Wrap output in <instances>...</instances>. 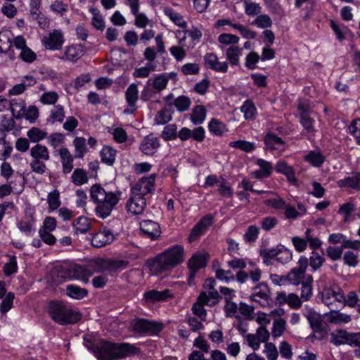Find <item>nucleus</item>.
I'll list each match as a JSON object with an SVG mask.
<instances>
[{
	"label": "nucleus",
	"instance_id": "48",
	"mask_svg": "<svg viewBox=\"0 0 360 360\" xmlns=\"http://www.w3.org/2000/svg\"><path fill=\"white\" fill-rule=\"evenodd\" d=\"M49 212L57 210L60 205V193L58 190L50 192L47 196Z\"/></svg>",
	"mask_w": 360,
	"mask_h": 360
},
{
	"label": "nucleus",
	"instance_id": "13",
	"mask_svg": "<svg viewBox=\"0 0 360 360\" xmlns=\"http://www.w3.org/2000/svg\"><path fill=\"white\" fill-rule=\"evenodd\" d=\"M146 206V199L133 193H131L130 198L126 205L127 211L134 215L142 214Z\"/></svg>",
	"mask_w": 360,
	"mask_h": 360
},
{
	"label": "nucleus",
	"instance_id": "47",
	"mask_svg": "<svg viewBox=\"0 0 360 360\" xmlns=\"http://www.w3.org/2000/svg\"><path fill=\"white\" fill-rule=\"evenodd\" d=\"M27 136L31 142L38 143L47 137V132L38 127H32L27 132Z\"/></svg>",
	"mask_w": 360,
	"mask_h": 360
},
{
	"label": "nucleus",
	"instance_id": "60",
	"mask_svg": "<svg viewBox=\"0 0 360 360\" xmlns=\"http://www.w3.org/2000/svg\"><path fill=\"white\" fill-rule=\"evenodd\" d=\"M172 119L170 111L167 108H163L157 112L155 117V122L156 124L162 125L169 122Z\"/></svg>",
	"mask_w": 360,
	"mask_h": 360
},
{
	"label": "nucleus",
	"instance_id": "59",
	"mask_svg": "<svg viewBox=\"0 0 360 360\" xmlns=\"http://www.w3.org/2000/svg\"><path fill=\"white\" fill-rule=\"evenodd\" d=\"M50 10L60 16L64 15L68 11V6L62 1L56 0L49 6Z\"/></svg>",
	"mask_w": 360,
	"mask_h": 360
},
{
	"label": "nucleus",
	"instance_id": "37",
	"mask_svg": "<svg viewBox=\"0 0 360 360\" xmlns=\"http://www.w3.org/2000/svg\"><path fill=\"white\" fill-rule=\"evenodd\" d=\"M65 118V111L63 106L60 105H55L50 111V115L47 119V122L52 124L56 122H63Z\"/></svg>",
	"mask_w": 360,
	"mask_h": 360
},
{
	"label": "nucleus",
	"instance_id": "25",
	"mask_svg": "<svg viewBox=\"0 0 360 360\" xmlns=\"http://www.w3.org/2000/svg\"><path fill=\"white\" fill-rule=\"evenodd\" d=\"M305 316L314 333L321 332L322 330L323 318L319 314L312 309H309L306 312Z\"/></svg>",
	"mask_w": 360,
	"mask_h": 360
},
{
	"label": "nucleus",
	"instance_id": "53",
	"mask_svg": "<svg viewBox=\"0 0 360 360\" xmlns=\"http://www.w3.org/2000/svg\"><path fill=\"white\" fill-rule=\"evenodd\" d=\"M229 146L232 148L240 149L245 153L252 152L255 149V146L253 143L245 140H238L231 141Z\"/></svg>",
	"mask_w": 360,
	"mask_h": 360
},
{
	"label": "nucleus",
	"instance_id": "62",
	"mask_svg": "<svg viewBox=\"0 0 360 360\" xmlns=\"http://www.w3.org/2000/svg\"><path fill=\"white\" fill-rule=\"evenodd\" d=\"M358 255L352 251H347L343 255L344 264L350 267H356L358 265Z\"/></svg>",
	"mask_w": 360,
	"mask_h": 360
},
{
	"label": "nucleus",
	"instance_id": "63",
	"mask_svg": "<svg viewBox=\"0 0 360 360\" xmlns=\"http://www.w3.org/2000/svg\"><path fill=\"white\" fill-rule=\"evenodd\" d=\"M204 305H206V304L202 303L198 300L192 307L193 313L198 316L201 321H206L207 318V313L206 310L204 309Z\"/></svg>",
	"mask_w": 360,
	"mask_h": 360
},
{
	"label": "nucleus",
	"instance_id": "29",
	"mask_svg": "<svg viewBox=\"0 0 360 360\" xmlns=\"http://www.w3.org/2000/svg\"><path fill=\"white\" fill-rule=\"evenodd\" d=\"M30 155L32 159L48 161L50 159L48 148L41 144H36L30 149Z\"/></svg>",
	"mask_w": 360,
	"mask_h": 360
},
{
	"label": "nucleus",
	"instance_id": "16",
	"mask_svg": "<svg viewBox=\"0 0 360 360\" xmlns=\"http://www.w3.org/2000/svg\"><path fill=\"white\" fill-rule=\"evenodd\" d=\"M114 238V234L110 230L104 229L91 237V244L94 247L101 248L111 243Z\"/></svg>",
	"mask_w": 360,
	"mask_h": 360
},
{
	"label": "nucleus",
	"instance_id": "12",
	"mask_svg": "<svg viewBox=\"0 0 360 360\" xmlns=\"http://www.w3.org/2000/svg\"><path fill=\"white\" fill-rule=\"evenodd\" d=\"M204 63L206 68L211 69L217 72L226 73L228 71V63L219 61L215 53H208L204 56Z\"/></svg>",
	"mask_w": 360,
	"mask_h": 360
},
{
	"label": "nucleus",
	"instance_id": "51",
	"mask_svg": "<svg viewBox=\"0 0 360 360\" xmlns=\"http://www.w3.org/2000/svg\"><path fill=\"white\" fill-rule=\"evenodd\" d=\"M286 329V321L283 319H276L273 321L272 336L274 338L281 337Z\"/></svg>",
	"mask_w": 360,
	"mask_h": 360
},
{
	"label": "nucleus",
	"instance_id": "50",
	"mask_svg": "<svg viewBox=\"0 0 360 360\" xmlns=\"http://www.w3.org/2000/svg\"><path fill=\"white\" fill-rule=\"evenodd\" d=\"M151 82L147 81L143 89L141 92V99L143 101H148L155 98L159 94L150 84Z\"/></svg>",
	"mask_w": 360,
	"mask_h": 360
},
{
	"label": "nucleus",
	"instance_id": "54",
	"mask_svg": "<svg viewBox=\"0 0 360 360\" xmlns=\"http://www.w3.org/2000/svg\"><path fill=\"white\" fill-rule=\"evenodd\" d=\"M252 24L259 28L266 29L271 27L273 22L268 15L261 14L255 18Z\"/></svg>",
	"mask_w": 360,
	"mask_h": 360
},
{
	"label": "nucleus",
	"instance_id": "24",
	"mask_svg": "<svg viewBox=\"0 0 360 360\" xmlns=\"http://www.w3.org/2000/svg\"><path fill=\"white\" fill-rule=\"evenodd\" d=\"M125 98L128 106L131 108V112H134L136 110V102L139 98V90L137 84L132 83L125 91Z\"/></svg>",
	"mask_w": 360,
	"mask_h": 360
},
{
	"label": "nucleus",
	"instance_id": "7",
	"mask_svg": "<svg viewBox=\"0 0 360 360\" xmlns=\"http://www.w3.org/2000/svg\"><path fill=\"white\" fill-rule=\"evenodd\" d=\"M155 174L142 177L131 187V193L143 198L152 193L155 189Z\"/></svg>",
	"mask_w": 360,
	"mask_h": 360
},
{
	"label": "nucleus",
	"instance_id": "61",
	"mask_svg": "<svg viewBox=\"0 0 360 360\" xmlns=\"http://www.w3.org/2000/svg\"><path fill=\"white\" fill-rule=\"evenodd\" d=\"M174 105L179 111L183 112L190 107L191 100L187 96H180L174 100Z\"/></svg>",
	"mask_w": 360,
	"mask_h": 360
},
{
	"label": "nucleus",
	"instance_id": "9",
	"mask_svg": "<svg viewBox=\"0 0 360 360\" xmlns=\"http://www.w3.org/2000/svg\"><path fill=\"white\" fill-rule=\"evenodd\" d=\"M250 299L253 302H258L262 307L269 306L271 302L270 290L268 285L261 283L255 286L253 292L250 295Z\"/></svg>",
	"mask_w": 360,
	"mask_h": 360
},
{
	"label": "nucleus",
	"instance_id": "2",
	"mask_svg": "<svg viewBox=\"0 0 360 360\" xmlns=\"http://www.w3.org/2000/svg\"><path fill=\"white\" fill-rule=\"evenodd\" d=\"M91 198L97 205L95 207L96 214L102 219L110 215L112 211L119 202L122 192L107 191L99 184H94L90 190Z\"/></svg>",
	"mask_w": 360,
	"mask_h": 360
},
{
	"label": "nucleus",
	"instance_id": "5",
	"mask_svg": "<svg viewBox=\"0 0 360 360\" xmlns=\"http://www.w3.org/2000/svg\"><path fill=\"white\" fill-rule=\"evenodd\" d=\"M58 274L63 278L82 280L86 283L89 281L85 266L77 264H65L58 267Z\"/></svg>",
	"mask_w": 360,
	"mask_h": 360
},
{
	"label": "nucleus",
	"instance_id": "55",
	"mask_svg": "<svg viewBox=\"0 0 360 360\" xmlns=\"http://www.w3.org/2000/svg\"><path fill=\"white\" fill-rule=\"evenodd\" d=\"M72 181L77 186H81L87 182L88 178L86 172L83 169H75L71 176Z\"/></svg>",
	"mask_w": 360,
	"mask_h": 360
},
{
	"label": "nucleus",
	"instance_id": "44",
	"mask_svg": "<svg viewBox=\"0 0 360 360\" xmlns=\"http://www.w3.org/2000/svg\"><path fill=\"white\" fill-rule=\"evenodd\" d=\"M165 14L177 26L185 28L187 26L186 22L184 20L183 16L176 13L170 8H164Z\"/></svg>",
	"mask_w": 360,
	"mask_h": 360
},
{
	"label": "nucleus",
	"instance_id": "19",
	"mask_svg": "<svg viewBox=\"0 0 360 360\" xmlns=\"http://www.w3.org/2000/svg\"><path fill=\"white\" fill-rule=\"evenodd\" d=\"M212 221V217L206 216L197 223L191 231L188 237L189 242L197 240L202 234H203L206 229L211 225Z\"/></svg>",
	"mask_w": 360,
	"mask_h": 360
},
{
	"label": "nucleus",
	"instance_id": "15",
	"mask_svg": "<svg viewBox=\"0 0 360 360\" xmlns=\"http://www.w3.org/2000/svg\"><path fill=\"white\" fill-rule=\"evenodd\" d=\"M85 53L84 46L82 44H71L65 48L64 56L62 60H67L72 63L77 62Z\"/></svg>",
	"mask_w": 360,
	"mask_h": 360
},
{
	"label": "nucleus",
	"instance_id": "30",
	"mask_svg": "<svg viewBox=\"0 0 360 360\" xmlns=\"http://www.w3.org/2000/svg\"><path fill=\"white\" fill-rule=\"evenodd\" d=\"M242 52L243 48L237 46H231L226 49V57L231 65L236 66L239 65Z\"/></svg>",
	"mask_w": 360,
	"mask_h": 360
},
{
	"label": "nucleus",
	"instance_id": "33",
	"mask_svg": "<svg viewBox=\"0 0 360 360\" xmlns=\"http://www.w3.org/2000/svg\"><path fill=\"white\" fill-rule=\"evenodd\" d=\"M340 187H349L354 189H360V173L352 174L351 176L340 179L338 182Z\"/></svg>",
	"mask_w": 360,
	"mask_h": 360
},
{
	"label": "nucleus",
	"instance_id": "8",
	"mask_svg": "<svg viewBox=\"0 0 360 360\" xmlns=\"http://www.w3.org/2000/svg\"><path fill=\"white\" fill-rule=\"evenodd\" d=\"M65 39L63 32L59 30H53L41 39L44 46L49 50L58 51L61 49Z\"/></svg>",
	"mask_w": 360,
	"mask_h": 360
},
{
	"label": "nucleus",
	"instance_id": "4",
	"mask_svg": "<svg viewBox=\"0 0 360 360\" xmlns=\"http://www.w3.org/2000/svg\"><path fill=\"white\" fill-rule=\"evenodd\" d=\"M48 313L51 319L60 325L73 324L81 319L78 311L62 301H51Z\"/></svg>",
	"mask_w": 360,
	"mask_h": 360
},
{
	"label": "nucleus",
	"instance_id": "40",
	"mask_svg": "<svg viewBox=\"0 0 360 360\" xmlns=\"http://www.w3.org/2000/svg\"><path fill=\"white\" fill-rule=\"evenodd\" d=\"M240 110L244 114V117L247 120H253L256 117L257 108L252 101H245L242 106Z\"/></svg>",
	"mask_w": 360,
	"mask_h": 360
},
{
	"label": "nucleus",
	"instance_id": "27",
	"mask_svg": "<svg viewBox=\"0 0 360 360\" xmlns=\"http://www.w3.org/2000/svg\"><path fill=\"white\" fill-rule=\"evenodd\" d=\"M350 333L345 329H338L330 333V342L335 346L347 345Z\"/></svg>",
	"mask_w": 360,
	"mask_h": 360
},
{
	"label": "nucleus",
	"instance_id": "18",
	"mask_svg": "<svg viewBox=\"0 0 360 360\" xmlns=\"http://www.w3.org/2000/svg\"><path fill=\"white\" fill-rule=\"evenodd\" d=\"M205 256L201 253H195L188 260V266L190 269L189 283L194 278L195 273L206 265Z\"/></svg>",
	"mask_w": 360,
	"mask_h": 360
},
{
	"label": "nucleus",
	"instance_id": "26",
	"mask_svg": "<svg viewBox=\"0 0 360 360\" xmlns=\"http://www.w3.org/2000/svg\"><path fill=\"white\" fill-rule=\"evenodd\" d=\"M13 34L9 30H4L0 32V53H8L12 46Z\"/></svg>",
	"mask_w": 360,
	"mask_h": 360
},
{
	"label": "nucleus",
	"instance_id": "32",
	"mask_svg": "<svg viewBox=\"0 0 360 360\" xmlns=\"http://www.w3.org/2000/svg\"><path fill=\"white\" fill-rule=\"evenodd\" d=\"M326 315L329 321L335 324H345L349 323L352 320L350 315L335 310L326 314Z\"/></svg>",
	"mask_w": 360,
	"mask_h": 360
},
{
	"label": "nucleus",
	"instance_id": "58",
	"mask_svg": "<svg viewBox=\"0 0 360 360\" xmlns=\"http://www.w3.org/2000/svg\"><path fill=\"white\" fill-rule=\"evenodd\" d=\"M206 116V110L202 105H197L195 107L191 115V120L195 124H201Z\"/></svg>",
	"mask_w": 360,
	"mask_h": 360
},
{
	"label": "nucleus",
	"instance_id": "23",
	"mask_svg": "<svg viewBox=\"0 0 360 360\" xmlns=\"http://www.w3.org/2000/svg\"><path fill=\"white\" fill-rule=\"evenodd\" d=\"M169 292V290H164L162 291H158L156 290H149L143 294V300L148 304L165 301L170 297Z\"/></svg>",
	"mask_w": 360,
	"mask_h": 360
},
{
	"label": "nucleus",
	"instance_id": "10",
	"mask_svg": "<svg viewBox=\"0 0 360 360\" xmlns=\"http://www.w3.org/2000/svg\"><path fill=\"white\" fill-rule=\"evenodd\" d=\"M160 146V139L153 134L145 136L139 145V150L148 156L153 155Z\"/></svg>",
	"mask_w": 360,
	"mask_h": 360
},
{
	"label": "nucleus",
	"instance_id": "35",
	"mask_svg": "<svg viewBox=\"0 0 360 360\" xmlns=\"http://www.w3.org/2000/svg\"><path fill=\"white\" fill-rule=\"evenodd\" d=\"M219 297L220 295L218 291L213 289L211 290L208 294L205 292H201L198 297V300L202 303H205L206 305L213 307L217 304Z\"/></svg>",
	"mask_w": 360,
	"mask_h": 360
},
{
	"label": "nucleus",
	"instance_id": "64",
	"mask_svg": "<svg viewBox=\"0 0 360 360\" xmlns=\"http://www.w3.org/2000/svg\"><path fill=\"white\" fill-rule=\"evenodd\" d=\"M14 297L13 292H9L6 294L1 304L0 311L1 313L5 314L12 308Z\"/></svg>",
	"mask_w": 360,
	"mask_h": 360
},
{
	"label": "nucleus",
	"instance_id": "22",
	"mask_svg": "<svg viewBox=\"0 0 360 360\" xmlns=\"http://www.w3.org/2000/svg\"><path fill=\"white\" fill-rule=\"evenodd\" d=\"M275 170L285 176L288 181L292 184L295 185L297 183L294 169L285 161H278L275 166Z\"/></svg>",
	"mask_w": 360,
	"mask_h": 360
},
{
	"label": "nucleus",
	"instance_id": "17",
	"mask_svg": "<svg viewBox=\"0 0 360 360\" xmlns=\"http://www.w3.org/2000/svg\"><path fill=\"white\" fill-rule=\"evenodd\" d=\"M345 300L344 294L340 291L328 288L322 291V301L328 307L332 306L335 302H342Z\"/></svg>",
	"mask_w": 360,
	"mask_h": 360
},
{
	"label": "nucleus",
	"instance_id": "46",
	"mask_svg": "<svg viewBox=\"0 0 360 360\" xmlns=\"http://www.w3.org/2000/svg\"><path fill=\"white\" fill-rule=\"evenodd\" d=\"M185 39L186 37L184 36L179 41V45L172 46L169 49L171 55L177 61H181L186 57V52L182 45V42L185 40Z\"/></svg>",
	"mask_w": 360,
	"mask_h": 360
},
{
	"label": "nucleus",
	"instance_id": "52",
	"mask_svg": "<svg viewBox=\"0 0 360 360\" xmlns=\"http://www.w3.org/2000/svg\"><path fill=\"white\" fill-rule=\"evenodd\" d=\"M211 133L216 136H221L224 132L227 131L226 125L216 119H212L208 126Z\"/></svg>",
	"mask_w": 360,
	"mask_h": 360
},
{
	"label": "nucleus",
	"instance_id": "36",
	"mask_svg": "<svg viewBox=\"0 0 360 360\" xmlns=\"http://www.w3.org/2000/svg\"><path fill=\"white\" fill-rule=\"evenodd\" d=\"M11 112L13 117L16 119H20L23 117L26 105L25 101L21 99H13L10 103Z\"/></svg>",
	"mask_w": 360,
	"mask_h": 360
},
{
	"label": "nucleus",
	"instance_id": "34",
	"mask_svg": "<svg viewBox=\"0 0 360 360\" xmlns=\"http://www.w3.org/2000/svg\"><path fill=\"white\" fill-rule=\"evenodd\" d=\"M85 268L86 269V275L89 279L94 274L103 271L106 269V266L104 260L97 259L96 260L91 261L88 264L85 265Z\"/></svg>",
	"mask_w": 360,
	"mask_h": 360
},
{
	"label": "nucleus",
	"instance_id": "39",
	"mask_svg": "<svg viewBox=\"0 0 360 360\" xmlns=\"http://www.w3.org/2000/svg\"><path fill=\"white\" fill-rule=\"evenodd\" d=\"M148 82H151L150 84L158 92L166 89L168 84V77L165 74H159L152 79H149Z\"/></svg>",
	"mask_w": 360,
	"mask_h": 360
},
{
	"label": "nucleus",
	"instance_id": "57",
	"mask_svg": "<svg viewBox=\"0 0 360 360\" xmlns=\"http://www.w3.org/2000/svg\"><path fill=\"white\" fill-rule=\"evenodd\" d=\"M324 262V257L316 252H312L309 259H308V265L310 266L312 271H315L323 265Z\"/></svg>",
	"mask_w": 360,
	"mask_h": 360
},
{
	"label": "nucleus",
	"instance_id": "11",
	"mask_svg": "<svg viewBox=\"0 0 360 360\" xmlns=\"http://www.w3.org/2000/svg\"><path fill=\"white\" fill-rule=\"evenodd\" d=\"M297 264L298 267L292 269L288 276L289 281L293 285L303 283L302 281L308 266V259L306 257L302 256L299 259Z\"/></svg>",
	"mask_w": 360,
	"mask_h": 360
},
{
	"label": "nucleus",
	"instance_id": "28",
	"mask_svg": "<svg viewBox=\"0 0 360 360\" xmlns=\"http://www.w3.org/2000/svg\"><path fill=\"white\" fill-rule=\"evenodd\" d=\"M265 257L274 258L282 264H286L290 262L292 258V252L287 250H281L276 251L275 250H269L266 252Z\"/></svg>",
	"mask_w": 360,
	"mask_h": 360
},
{
	"label": "nucleus",
	"instance_id": "6",
	"mask_svg": "<svg viewBox=\"0 0 360 360\" xmlns=\"http://www.w3.org/2000/svg\"><path fill=\"white\" fill-rule=\"evenodd\" d=\"M130 328L136 333L153 335L162 329V325L155 321L138 318L131 321Z\"/></svg>",
	"mask_w": 360,
	"mask_h": 360
},
{
	"label": "nucleus",
	"instance_id": "31",
	"mask_svg": "<svg viewBox=\"0 0 360 360\" xmlns=\"http://www.w3.org/2000/svg\"><path fill=\"white\" fill-rule=\"evenodd\" d=\"M264 143L266 148L269 150H283L284 141L276 135L269 133L264 139Z\"/></svg>",
	"mask_w": 360,
	"mask_h": 360
},
{
	"label": "nucleus",
	"instance_id": "43",
	"mask_svg": "<svg viewBox=\"0 0 360 360\" xmlns=\"http://www.w3.org/2000/svg\"><path fill=\"white\" fill-rule=\"evenodd\" d=\"M88 291L85 288H80L75 285H68L66 287V294L68 296L77 300L84 298L87 295Z\"/></svg>",
	"mask_w": 360,
	"mask_h": 360
},
{
	"label": "nucleus",
	"instance_id": "21",
	"mask_svg": "<svg viewBox=\"0 0 360 360\" xmlns=\"http://www.w3.org/2000/svg\"><path fill=\"white\" fill-rule=\"evenodd\" d=\"M58 155L60 158L63 172L65 174L70 173L73 169V156L67 148H62L57 150Z\"/></svg>",
	"mask_w": 360,
	"mask_h": 360
},
{
	"label": "nucleus",
	"instance_id": "38",
	"mask_svg": "<svg viewBox=\"0 0 360 360\" xmlns=\"http://www.w3.org/2000/svg\"><path fill=\"white\" fill-rule=\"evenodd\" d=\"M116 154L117 150L115 149L110 146H105L101 151V161L111 166L115 161Z\"/></svg>",
	"mask_w": 360,
	"mask_h": 360
},
{
	"label": "nucleus",
	"instance_id": "45",
	"mask_svg": "<svg viewBox=\"0 0 360 360\" xmlns=\"http://www.w3.org/2000/svg\"><path fill=\"white\" fill-rule=\"evenodd\" d=\"M304 160L314 167H319L325 161V158L320 151L311 150L305 155Z\"/></svg>",
	"mask_w": 360,
	"mask_h": 360
},
{
	"label": "nucleus",
	"instance_id": "42",
	"mask_svg": "<svg viewBox=\"0 0 360 360\" xmlns=\"http://www.w3.org/2000/svg\"><path fill=\"white\" fill-rule=\"evenodd\" d=\"M73 146L75 151V158H83L85 153L88 151L86 146V139L83 137H76L73 141Z\"/></svg>",
	"mask_w": 360,
	"mask_h": 360
},
{
	"label": "nucleus",
	"instance_id": "49",
	"mask_svg": "<svg viewBox=\"0 0 360 360\" xmlns=\"http://www.w3.org/2000/svg\"><path fill=\"white\" fill-rule=\"evenodd\" d=\"M156 64H146L145 66L135 68L133 76L136 78H146L150 75L151 72L156 70Z\"/></svg>",
	"mask_w": 360,
	"mask_h": 360
},
{
	"label": "nucleus",
	"instance_id": "41",
	"mask_svg": "<svg viewBox=\"0 0 360 360\" xmlns=\"http://www.w3.org/2000/svg\"><path fill=\"white\" fill-rule=\"evenodd\" d=\"M91 226L90 220L85 217H79L73 223L75 231L77 234L86 233L90 229Z\"/></svg>",
	"mask_w": 360,
	"mask_h": 360
},
{
	"label": "nucleus",
	"instance_id": "3",
	"mask_svg": "<svg viewBox=\"0 0 360 360\" xmlns=\"http://www.w3.org/2000/svg\"><path fill=\"white\" fill-rule=\"evenodd\" d=\"M99 360H117L136 354L139 349L129 343L101 341L98 347Z\"/></svg>",
	"mask_w": 360,
	"mask_h": 360
},
{
	"label": "nucleus",
	"instance_id": "1",
	"mask_svg": "<svg viewBox=\"0 0 360 360\" xmlns=\"http://www.w3.org/2000/svg\"><path fill=\"white\" fill-rule=\"evenodd\" d=\"M185 259V250L182 245H174L165 250L156 257L148 259V267L153 274H158L171 270Z\"/></svg>",
	"mask_w": 360,
	"mask_h": 360
},
{
	"label": "nucleus",
	"instance_id": "56",
	"mask_svg": "<svg viewBox=\"0 0 360 360\" xmlns=\"http://www.w3.org/2000/svg\"><path fill=\"white\" fill-rule=\"evenodd\" d=\"M245 13L249 16L257 15L262 11V7L258 3L252 2L249 0L244 1Z\"/></svg>",
	"mask_w": 360,
	"mask_h": 360
},
{
	"label": "nucleus",
	"instance_id": "20",
	"mask_svg": "<svg viewBox=\"0 0 360 360\" xmlns=\"http://www.w3.org/2000/svg\"><path fill=\"white\" fill-rule=\"evenodd\" d=\"M256 165L259 166V169L252 172L251 175L252 177L257 179H262L264 178L269 177L274 169L272 164L264 159H257Z\"/></svg>",
	"mask_w": 360,
	"mask_h": 360
},
{
	"label": "nucleus",
	"instance_id": "14",
	"mask_svg": "<svg viewBox=\"0 0 360 360\" xmlns=\"http://www.w3.org/2000/svg\"><path fill=\"white\" fill-rule=\"evenodd\" d=\"M140 229L142 233L151 240H157L161 234L160 225L152 220H144L140 223Z\"/></svg>",
	"mask_w": 360,
	"mask_h": 360
}]
</instances>
